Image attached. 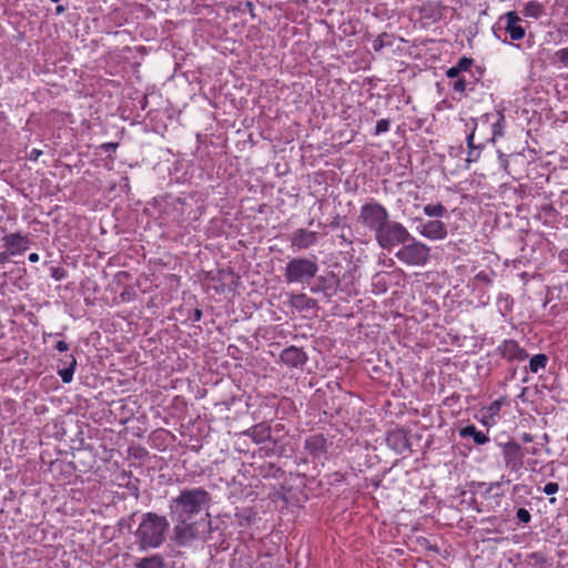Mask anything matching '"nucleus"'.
I'll use <instances>...</instances> for the list:
<instances>
[{"instance_id":"obj_55","label":"nucleus","mask_w":568,"mask_h":568,"mask_svg":"<svg viewBox=\"0 0 568 568\" xmlns=\"http://www.w3.org/2000/svg\"><path fill=\"white\" fill-rule=\"evenodd\" d=\"M331 227H338L339 226V220L338 217L334 219L331 224H329Z\"/></svg>"},{"instance_id":"obj_57","label":"nucleus","mask_w":568,"mask_h":568,"mask_svg":"<svg viewBox=\"0 0 568 568\" xmlns=\"http://www.w3.org/2000/svg\"><path fill=\"white\" fill-rule=\"evenodd\" d=\"M246 7H248L250 10H252L253 9V3L252 2H246Z\"/></svg>"},{"instance_id":"obj_45","label":"nucleus","mask_w":568,"mask_h":568,"mask_svg":"<svg viewBox=\"0 0 568 568\" xmlns=\"http://www.w3.org/2000/svg\"><path fill=\"white\" fill-rule=\"evenodd\" d=\"M527 464V467L531 470V471H535L537 469V464L538 462L535 460V459H527L526 462Z\"/></svg>"},{"instance_id":"obj_22","label":"nucleus","mask_w":568,"mask_h":568,"mask_svg":"<svg viewBox=\"0 0 568 568\" xmlns=\"http://www.w3.org/2000/svg\"><path fill=\"white\" fill-rule=\"evenodd\" d=\"M521 13L524 17L538 19L545 13V8L540 2L531 0L524 4Z\"/></svg>"},{"instance_id":"obj_14","label":"nucleus","mask_w":568,"mask_h":568,"mask_svg":"<svg viewBox=\"0 0 568 568\" xmlns=\"http://www.w3.org/2000/svg\"><path fill=\"white\" fill-rule=\"evenodd\" d=\"M281 362L291 368H302L307 359V354L296 346L284 348L280 355Z\"/></svg>"},{"instance_id":"obj_60","label":"nucleus","mask_w":568,"mask_h":568,"mask_svg":"<svg viewBox=\"0 0 568 568\" xmlns=\"http://www.w3.org/2000/svg\"><path fill=\"white\" fill-rule=\"evenodd\" d=\"M50 1H51V2H55V3H58L60 0H50Z\"/></svg>"},{"instance_id":"obj_35","label":"nucleus","mask_w":568,"mask_h":568,"mask_svg":"<svg viewBox=\"0 0 568 568\" xmlns=\"http://www.w3.org/2000/svg\"><path fill=\"white\" fill-rule=\"evenodd\" d=\"M558 490H559V485L554 481L547 483L542 488V493L548 496L557 494Z\"/></svg>"},{"instance_id":"obj_51","label":"nucleus","mask_w":568,"mask_h":568,"mask_svg":"<svg viewBox=\"0 0 568 568\" xmlns=\"http://www.w3.org/2000/svg\"><path fill=\"white\" fill-rule=\"evenodd\" d=\"M67 10V8L62 4H59L57 8H55V14L60 16L62 14L64 11Z\"/></svg>"},{"instance_id":"obj_29","label":"nucleus","mask_w":568,"mask_h":568,"mask_svg":"<svg viewBox=\"0 0 568 568\" xmlns=\"http://www.w3.org/2000/svg\"><path fill=\"white\" fill-rule=\"evenodd\" d=\"M504 404V399L500 398V399H497V400H494L493 403H490L487 408H486V412L488 414V416L490 417H494V416H497L501 409V406Z\"/></svg>"},{"instance_id":"obj_21","label":"nucleus","mask_w":568,"mask_h":568,"mask_svg":"<svg viewBox=\"0 0 568 568\" xmlns=\"http://www.w3.org/2000/svg\"><path fill=\"white\" fill-rule=\"evenodd\" d=\"M459 436L462 438L471 437L476 445H485L489 443V437L481 430H478L475 425H467L459 429Z\"/></svg>"},{"instance_id":"obj_31","label":"nucleus","mask_w":568,"mask_h":568,"mask_svg":"<svg viewBox=\"0 0 568 568\" xmlns=\"http://www.w3.org/2000/svg\"><path fill=\"white\" fill-rule=\"evenodd\" d=\"M390 122L388 119H381L375 126V135H379L389 131Z\"/></svg>"},{"instance_id":"obj_24","label":"nucleus","mask_w":568,"mask_h":568,"mask_svg":"<svg viewBox=\"0 0 568 568\" xmlns=\"http://www.w3.org/2000/svg\"><path fill=\"white\" fill-rule=\"evenodd\" d=\"M548 361L549 358L546 354H536L529 359L528 368L531 373L537 374L539 371L546 368Z\"/></svg>"},{"instance_id":"obj_13","label":"nucleus","mask_w":568,"mask_h":568,"mask_svg":"<svg viewBox=\"0 0 568 568\" xmlns=\"http://www.w3.org/2000/svg\"><path fill=\"white\" fill-rule=\"evenodd\" d=\"M290 241L294 251L307 250L317 243V233L307 229H297L292 233Z\"/></svg>"},{"instance_id":"obj_34","label":"nucleus","mask_w":568,"mask_h":568,"mask_svg":"<svg viewBox=\"0 0 568 568\" xmlns=\"http://www.w3.org/2000/svg\"><path fill=\"white\" fill-rule=\"evenodd\" d=\"M556 58L562 67L568 68V47L556 52Z\"/></svg>"},{"instance_id":"obj_37","label":"nucleus","mask_w":568,"mask_h":568,"mask_svg":"<svg viewBox=\"0 0 568 568\" xmlns=\"http://www.w3.org/2000/svg\"><path fill=\"white\" fill-rule=\"evenodd\" d=\"M476 278L485 284H491V278L489 276V274L485 273V272H479L477 275H476Z\"/></svg>"},{"instance_id":"obj_59","label":"nucleus","mask_w":568,"mask_h":568,"mask_svg":"<svg viewBox=\"0 0 568 568\" xmlns=\"http://www.w3.org/2000/svg\"><path fill=\"white\" fill-rule=\"evenodd\" d=\"M498 486H499V483L491 484V488L493 487H498Z\"/></svg>"},{"instance_id":"obj_26","label":"nucleus","mask_w":568,"mask_h":568,"mask_svg":"<svg viewBox=\"0 0 568 568\" xmlns=\"http://www.w3.org/2000/svg\"><path fill=\"white\" fill-rule=\"evenodd\" d=\"M477 131V121L475 119H471V128L470 132L467 134V146L469 150H480L485 145V139L483 141H479L478 144H475V134Z\"/></svg>"},{"instance_id":"obj_28","label":"nucleus","mask_w":568,"mask_h":568,"mask_svg":"<svg viewBox=\"0 0 568 568\" xmlns=\"http://www.w3.org/2000/svg\"><path fill=\"white\" fill-rule=\"evenodd\" d=\"M385 45H392V42L389 41V36L387 33L379 34L373 41V49L376 52L381 51Z\"/></svg>"},{"instance_id":"obj_15","label":"nucleus","mask_w":568,"mask_h":568,"mask_svg":"<svg viewBox=\"0 0 568 568\" xmlns=\"http://www.w3.org/2000/svg\"><path fill=\"white\" fill-rule=\"evenodd\" d=\"M244 434L251 437V439L256 444L265 442L277 444L280 442V436L273 437L272 427L267 423H258L248 428Z\"/></svg>"},{"instance_id":"obj_16","label":"nucleus","mask_w":568,"mask_h":568,"mask_svg":"<svg viewBox=\"0 0 568 568\" xmlns=\"http://www.w3.org/2000/svg\"><path fill=\"white\" fill-rule=\"evenodd\" d=\"M491 118H495V121L491 123V136L485 138L486 141H495L496 138L504 136L506 120L503 112L497 111L496 113H486L481 116V120L486 123L489 122Z\"/></svg>"},{"instance_id":"obj_47","label":"nucleus","mask_w":568,"mask_h":568,"mask_svg":"<svg viewBox=\"0 0 568 568\" xmlns=\"http://www.w3.org/2000/svg\"><path fill=\"white\" fill-rule=\"evenodd\" d=\"M272 430L278 435L280 433L284 432V426L282 424H276L274 427H272Z\"/></svg>"},{"instance_id":"obj_53","label":"nucleus","mask_w":568,"mask_h":568,"mask_svg":"<svg viewBox=\"0 0 568 568\" xmlns=\"http://www.w3.org/2000/svg\"><path fill=\"white\" fill-rule=\"evenodd\" d=\"M9 253H0V263L1 264H4L8 262L9 260V256H8Z\"/></svg>"},{"instance_id":"obj_5","label":"nucleus","mask_w":568,"mask_h":568,"mask_svg":"<svg viewBox=\"0 0 568 568\" xmlns=\"http://www.w3.org/2000/svg\"><path fill=\"white\" fill-rule=\"evenodd\" d=\"M389 219L387 209L377 201L371 200L363 204L359 210L358 222L374 235L383 227Z\"/></svg>"},{"instance_id":"obj_7","label":"nucleus","mask_w":568,"mask_h":568,"mask_svg":"<svg viewBox=\"0 0 568 568\" xmlns=\"http://www.w3.org/2000/svg\"><path fill=\"white\" fill-rule=\"evenodd\" d=\"M501 455L506 469L513 473L520 471L525 466V450L517 442L509 440L501 445Z\"/></svg>"},{"instance_id":"obj_17","label":"nucleus","mask_w":568,"mask_h":568,"mask_svg":"<svg viewBox=\"0 0 568 568\" xmlns=\"http://www.w3.org/2000/svg\"><path fill=\"white\" fill-rule=\"evenodd\" d=\"M387 444L392 447L396 453L403 454L408 450L410 447L407 435L404 430L397 429L393 430L387 435Z\"/></svg>"},{"instance_id":"obj_4","label":"nucleus","mask_w":568,"mask_h":568,"mask_svg":"<svg viewBox=\"0 0 568 568\" xmlns=\"http://www.w3.org/2000/svg\"><path fill=\"white\" fill-rule=\"evenodd\" d=\"M318 272L316 257H294L286 263L284 277L287 283H307Z\"/></svg>"},{"instance_id":"obj_39","label":"nucleus","mask_w":568,"mask_h":568,"mask_svg":"<svg viewBox=\"0 0 568 568\" xmlns=\"http://www.w3.org/2000/svg\"><path fill=\"white\" fill-rule=\"evenodd\" d=\"M55 349L59 352H67L69 351V344H67L64 341H59L55 344Z\"/></svg>"},{"instance_id":"obj_30","label":"nucleus","mask_w":568,"mask_h":568,"mask_svg":"<svg viewBox=\"0 0 568 568\" xmlns=\"http://www.w3.org/2000/svg\"><path fill=\"white\" fill-rule=\"evenodd\" d=\"M474 63V59L473 58H468V57H463L460 58L457 63L455 64L458 70L463 73V72H467L469 71L470 67L473 65Z\"/></svg>"},{"instance_id":"obj_18","label":"nucleus","mask_w":568,"mask_h":568,"mask_svg":"<svg viewBox=\"0 0 568 568\" xmlns=\"http://www.w3.org/2000/svg\"><path fill=\"white\" fill-rule=\"evenodd\" d=\"M478 81L479 78H476L471 72L469 73V77L462 75L460 78L456 79L452 83V87L454 92L459 94L458 100H460L462 97H466L467 91H475Z\"/></svg>"},{"instance_id":"obj_20","label":"nucleus","mask_w":568,"mask_h":568,"mask_svg":"<svg viewBox=\"0 0 568 568\" xmlns=\"http://www.w3.org/2000/svg\"><path fill=\"white\" fill-rule=\"evenodd\" d=\"M305 448L313 456H320L326 452V439L322 434H315L305 439Z\"/></svg>"},{"instance_id":"obj_48","label":"nucleus","mask_w":568,"mask_h":568,"mask_svg":"<svg viewBox=\"0 0 568 568\" xmlns=\"http://www.w3.org/2000/svg\"><path fill=\"white\" fill-rule=\"evenodd\" d=\"M521 439L523 442L525 443H531L532 442V435L531 434H528V433H524L523 436H521Z\"/></svg>"},{"instance_id":"obj_23","label":"nucleus","mask_w":568,"mask_h":568,"mask_svg":"<svg viewBox=\"0 0 568 568\" xmlns=\"http://www.w3.org/2000/svg\"><path fill=\"white\" fill-rule=\"evenodd\" d=\"M134 568H165V561L161 555H152L140 559Z\"/></svg>"},{"instance_id":"obj_11","label":"nucleus","mask_w":568,"mask_h":568,"mask_svg":"<svg viewBox=\"0 0 568 568\" xmlns=\"http://www.w3.org/2000/svg\"><path fill=\"white\" fill-rule=\"evenodd\" d=\"M418 233L432 241L444 240L447 236V226L439 220L420 222L417 226Z\"/></svg>"},{"instance_id":"obj_6","label":"nucleus","mask_w":568,"mask_h":568,"mask_svg":"<svg viewBox=\"0 0 568 568\" xmlns=\"http://www.w3.org/2000/svg\"><path fill=\"white\" fill-rule=\"evenodd\" d=\"M396 252L395 256L404 264L409 266H424L429 262L430 248L425 243L415 240L413 236L409 243Z\"/></svg>"},{"instance_id":"obj_40","label":"nucleus","mask_w":568,"mask_h":568,"mask_svg":"<svg viewBox=\"0 0 568 568\" xmlns=\"http://www.w3.org/2000/svg\"><path fill=\"white\" fill-rule=\"evenodd\" d=\"M64 275H65V273H64V271H63V270H61V268H55V270L53 271V274H52V276H53L57 281L62 280V278L64 277Z\"/></svg>"},{"instance_id":"obj_33","label":"nucleus","mask_w":568,"mask_h":568,"mask_svg":"<svg viewBox=\"0 0 568 568\" xmlns=\"http://www.w3.org/2000/svg\"><path fill=\"white\" fill-rule=\"evenodd\" d=\"M516 518L519 523L529 524L531 520V515L526 508H519L516 513Z\"/></svg>"},{"instance_id":"obj_61","label":"nucleus","mask_w":568,"mask_h":568,"mask_svg":"<svg viewBox=\"0 0 568 568\" xmlns=\"http://www.w3.org/2000/svg\"><path fill=\"white\" fill-rule=\"evenodd\" d=\"M567 26H568V22H567Z\"/></svg>"},{"instance_id":"obj_9","label":"nucleus","mask_w":568,"mask_h":568,"mask_svg":"<svg viewBox=\"0 0 568 568\" xmlns=\"http://www.w3.org/2000/svg\"><path fill=\"white\" fill-rule=\"evenodd\" d=\"M523 18L516 11H508L500 16L498 24L509 34L514 41L521 40L526 34V28L523 26Z\"/></svg>"},{"instance_id":"obj_36","label":"nucleus","mask_w":568,"mask_h":568,"mask_svg":"<svg viewBox=\"0 0 568 568\" xmlns=\"http://www.w3.org/2000/svg\"><path fill=\"white\" fill-rule=\"evenodd\" d=\"M460 73L462 72L458 70V68L456 65H453L446 71V77L449 79H458L460 78Z\"/></svg>"},{"instance_id":"obj_25","label":"nucleus","mask_w":568,"mask_h":568,"mask_svg":"<svg viewBox=\"0 0 568 568\" xmlns=\"http://www.w3.org/2000/svg\"><path fill=\"white\" fill-rule=\"evenodd\" d=\"M291 303L297 308H312L315 306L316 301L308 297L306 294H295L292 296Z\"/></svg>"},{"instance_id":"obj_44","label":"nucleus","mask_w":568,"mask_h":568,"mask_svg":"<svg viewBox=\"0 0 568 568\" xmlns=\"http://www.w3.org/2000/svg\"><path fill=\"white\" fill-rule=\"evenodd\" d=\"M202 315H203L202 311L199 310V308H195L194 312H193V316H192L193 322L201 321Z\"/></svg>"},{"instance_id":"obj_27","label":"nucleus","mask_w":568,"mask_h":568,"mask_svg":"<svg viewBox=\"0 0 568 568\" xmlns=\"http://www.w3.org/2000/svg\"><path fill=\"white\" fill-rule=\"evenodd\" d=\"M424 213L430 217H443L447 213V209L440 204H427L423 209Z\"/></svg>"},{"instance_id":"obj_10","label":"nucleus","mask_w":568,"mask_h":568,"mask_svg":"<svg viewBox=\"0 0 568 568\" xmlns=\"http://www.w3.org/2000/svg\"><path fill=\"white\" fill-rule=\"evenodd\" d=\"M498 354L507 362H524L528 358L527 351L515 339H504L497 346Z\"/></svg>"},{"instance_id":"obj_52","label":"nucleus","mask_w":568,"mask_h":568,"mask_svg":"<svg viewBox=\"0 0 568 568\" xmlns=\"http://www.w3.org/2000/svg\"><path fill=\"white\" fill-rule=\"evenodd\" d=\"M500 161H501V166L503 169L508 172V161L503 156L500 155Z\"/></svg>"},{"instance_id":"obj_54","label":"nucleus","mask_w":568,"mask_h":568,"mask_svg":"<svg viewBox=\"0 0 568 568\" xmlns=\"http://www.w3.org/2000/svg\"><path fill=\"white\" fill-rule=\"evenodd\" d=\"M561 7L565 9V17H568V0H561Z\"/></svg>"},{"instance_id":"obj_38","label":"nucleus","mask_w":568,"mask_h":568,"mask_svg":"<svg viewBox=\"0 0 568 568\" xmlns=\"http://www.w3.org/2000/svg\"><path fill=\"white\" fill-rule=\"evenodd\" d=\"M524 450H525V456L527 454L529 455H534V456H537L540 454V448L537 447V446H531V447H524Z\"/></svg>"},{"instance_id":"obj_12","label":"nucleus","mask_w":568,"mask_h":568,"mask_svg":"<svg viewBox=\"0 0 568 568\" xmlns=\"http://www.w3.org/2000/svg\"><path fill=\"white\" fill-rule=\"evenodd\" d=\"M2 241L10 255L21 254L31 245L30 237L18 232L4 235Z\"/></svg>"},{"instance_id":"obj_46","label":"nucleus","mask_w":568,"mask_h":568,"mask_svg":"<svg viewBox=\"0 0 568 568\" xmlns=\"http://www.w3.org/2000/svg\"><path fill=\"white\" fill-rule=\"evenodd\" d=\"M504 300L506 302V307L507 310H509V304H511V298L508 294H506L505 296L503 295H499V302Z\"/></svg>"},{"instance_id":"obj_1","label":"nucleus","mask_w":568,"mask_h":568,"mask_svg":"<svg viewBox=\"0 0 568 568\" xmlns=\"http://www.w3.org/2000/svg\"><path fill=\"white\" fill-rule=\"evenodd\" d=\"M211 500V494L203 487L183 488L169 503L170 516L193 520L210 508Z\"/></svg>"},{"instance_id":"obj_49","label":"nucleus","mask_w":568,"mask_h":568,"mask_svg":"<svg viewBox=\"0 0 568 568\" xmlns=\"http://www.w3.org/2000/svg\"><path fill=\"white\" fill-rule=\"evenodd\" d=\"M39 258H40V257H39V254H38V253H31V254H29V256H28V260H29L31 263H36V262H38V261H39Z\"/></svg>"},{"instance_id":"obj_42","label":"nucleus","mask_w":568,"mask_h":568,"mask_svg":"<svg viewBox=\"0 0 568 568\" xmlns=\"http://www.w3.org/2000/svg\"><path fill=\"white\" fill-rule=\"evenodd\" d=\"M479 156V150H469L468 152V162L475 161Z\"/></svg>"},{"instance_id":"obj_41","label":"nucleus","mask_w":568,"mask_h":568,"mask_svg":"<svg viewBox=\"0 0 568 568\" xmlns=\"http://www.w3.org/2000/svg\"><path fill=\"white\" fill-rule=\"evenodd\" d=\"M41 154H42L41 150L32 149L29 158H30V160L37 161Z\"/></svg>"},{"instance_id":"obj_32","label":"nucleus","mask_w":568,"mask_h":568,"mask_svg":"<svg viewBox=\"0 0 568 568\" xmlns=\"http://www.w3.org/2000/svg\"><path fill=\"white\" fill-rule=\"evenodd\" d=\"M529 561H534V565L539 568H545L546 559L545 557L539 552H531L528 556Z\"/></svg>"},{"instance_id":"obj_19","label":"nucleus","mask_w":568,"mask_h":568,"mask_svg":"<svg viewBox=\"0 0 568 568\" xmlns=\"http://www.w3.org/2000/svg\"><path fill=\"white\" fill-rule=\"evenodd\" d=\"M59 363L63 367H59L58 375L61 377L62 382L68 384L73 379V374L77 367V359L72 354H65L62 358L59 359Z\"/></svg>"},{"instance_id":"obj_50","label":"nucleus","mask_w":568,"mask_h":568,"mask_svg":"<svg viewBox=\"0 0 568 568\" xmlns=\"http://www.w3.org/2000/svg\"><path fill=\"white\" fill-rule=\"evenodd\" d=\"M554 465H555V462H554V460H552V462H549V463L546 465V467H550V471H549V474H548V475H549V477H554V476H555V467H554Z\"/></svg>"},{"instance_id":"obj_56","label":"nucleus","mask_w":568,"mask_h":568,"mask_svg":"<svg viewBox=\"0 0 568 568\" xmlns=\"http://www.w3.org/2000/svg\"><path fill=\"white\" fill-rule=\"evenodd\" d=\"M338 239L342 241V243L349 244L348 240L346 239V236L344 234H341L338 236Z\"/></svg>"},{"instance_id":"obj_58","label":"nucleus","mask_w":568,"mask_h":568,"mask_svg":"<svg viewBox=\"0 0 568 568\" xmlns=\"http://www.w3.org/2000/svg\"><path fill=\"white\" fill-rule=\"evenodd\" d=\"M549 503H550V504H555V503H556V498H555V497H550V498H549Z\"/></svg>"},{"instance_id":"obj_2","label":"nucleus","mask_w":568,"mask_h":568,"mask_svg":"<svg viewBox=\"0 0 568 568\" xmlns=\"http://www.w3.org/2000/svg\"><path fill=\"white\" fill-rule=\"evenodd\" d=\"M170 523L165 516L153 511L142 514L134 531L135 544L140 551L160 548L166 540Z\"/></svg>"},{"instance_id":"obj_3","label":"nucleus","mask_w":568,"mask_h":568,"mask_svg":"<svg viewBox=\"0 0 568 568\" xmlns=\"http://www.w3.org/2000/svg\"><path fill=\"white\" fill-rule=\"evenodd\" d=\"M412 239L410 233L405 225L390 219L383 225L376 233L375 240L383 250L390 251L392 248L409 242Z\"/></svg>"},{"instance_id":"obj_43","label":"nucleus","mask_w":568,"mask_h":568,"mask_svg":"<svg viewBox=\"0 0 568 568\" xmlns=\"http://www.w3.org/2000/svg\"><path fill=\"white\" fill-rule=\"evenodd\" d=\"M118 148V143H104L102 144V149L105 152L114 151Z\"/></svg>"},{"instance_id":"obj_8","label":"nucleus","mask_w":568,"mask_h":568,"mask_svg":"<svg viewBox=\"0 0 568 568\" xmlns=\"http://www.w3.org/2000/svg\"><path fill=\"white\" fill-rule=\"evenodd\" d=\"M174 524V540L179 546H186L197 538V523L190 519L180 520L179 518H171Z\"/></svg>"}]
</instances>
